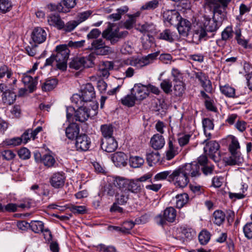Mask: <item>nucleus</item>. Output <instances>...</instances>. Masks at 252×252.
I'll list each match as a JSON object with an SVG mask.
<instances>
[{
    "mask_svg": "<svg viewBox=\"0 0 252 252\" xmlns=\"http://www.w3.org/2000/svg\"><path fill=\"white\" fill-rule=\"evenodd\" d=\"M228 138L230 140L229 145V150L231 155H235L240 154L238 151L240 149V145L238 139L233 135H229Z\"/></svg>",
    "mask_w": 252,
    "mask_h": 252,
    "instance_id": "33",
    "label": "nucleus"
},
{
    "mask_svg": "<svg viewBox=\"0 0 252 252\" xmlns=\"http://www.w3.org/2000/svg\"><path fill=\"white\" fill-rule=\"evenodd\" d=\"M114 128V126L110 124L102 125L100 127V130L104 138L113 137Z\"/></svg>",
    "mask_w": 252,
    "mask_h": 252,
    "instance_id": "37",
    "label": "nucleus"
},
{
    "mask_svg": "<svg viewBox=\"0 0 252 252\" xmlns=\"http://www.w3.org/2000/svg\"><path fill=\"white\" fill-rule=\"evenodd\" d=\"M65 177L61 173L57 172L54 173L50 179V183L51 186L55 189L62 188L64 184Z\"/></svg>",
    "mask_w": 252,
    "mask_h": 252,
    "instance_id": "22",
    "label": "nucleus"
},
{
    "mask_svg": "<svg viewBox=\"0 0 252 252\" xmlns=\"http://www.w3.org/2000/svg\"><path fill=\"white\" fill-rule=\"evenodd\" d=\"M12 90L4 92L1 95L2 101L4 105H11L15 101L16 95Z\"/></svg>",
    "mask_w": 252,
    "mask_h": 252,
    "instance_id": "34",
    "label": "nucleus"
},
{
    "mask_svg": "<svg viewBox=\"0 0 252 252\" xmlns=\"http://www.w3.org/2000/svg\"><path fill=\"white\" fill-rule=\"evenodd\" d=\"M234 33V32L231 27H226L221 32V39L217 40V44L219 46H223V41H226L232 39Z\"/></svg>",
    "mask_w": 252,
    "mask_h": 252,
    "instance_id": "27",
    "label": "nucleus"
},
{
    "mask_svg": "<svg viewBox=\"0 0 252 252\" xmlns=\"http://www.w3.org/2000/svg\"><path fill=\"white\" fill-rule=\"evenodd\" d=\"M98 104L92 102L88 105V103H84L75 111L74 108L71 106L66 107V118L68 121L71 120L74 115V118L76 121L81 123L87 121L89 118L93 117L97 113Z\"/></svg>",
    "mask_w": 252,
    "mask_h": 252,
    "instance_id": "1",
    "label": "nucleus"
},
{
    "mask_svg": "<svg viewBox=\"0 0 252 252\" xmlns=\"http://www.w3.org/2000/svg\"><path fill=\"white\" fill-rule=\"evenodd\" d=\"M242 158L240 154L235 155H231V156L227 160L228 165H234L239 164L242 162Z\"/></svg>",
    "mask_w": 252,
    "mask_h": 252,
    "instance_id": "52",
    "label": "nucleus"
},
{
    "mask_svg": "<svg viewBox=\"0 0 252 252\" xmlns=\"http://www.w3.org/2000/svg\"><path fill=\"white\" fill-rule=\"evenodd\" d=\"M178 22L177 29L179 34L183 36L187 37L191 29L190 22L182 18Z\"/></svg>",
    "mask_w": 252,
    "mask_h": 252,
    "instance_id": "23",
    "label": "nucleus"
},
{
    "mask_svg": "<svg viewBox=\"0 0 252 252\" xmlns=\"http://www.w3.org/2000/svg\"><path fill=\"white\" fill-rule=\"evenodd\" d=\"M144 160L143 158L138 157H131L129 159V163L133 168H138L143 164Z\"/></svg>",
    "mask_w": 252,
    "mask_h": 252,
    "instance_id": "45",
    "label": "nucleus"
},
{
    "mask_svg": "<svg viewBox=\"0 0 252 252\" xmlns=\"http://www.w3.org/2000/svg\"><path fill=\"white\" fill-rule=\"evenodd\" d=\"M102 36L110 41L111 44H115L118 42V29L113 30L111 26H109L103 31Z\"/></svg>",
    "mask_w": 252,
    "mask_h": 252,
    "instance_id": "20",
    "label": "nucleus"
},
{
    "mask_svg": "<svg viewBox=\"0 0 252 252\" xmlns=\"http://www.w3.org/2000/svg\"><path fill=\"white\" fill-rule=\"evenodd\" d=\"M76 1V0H63L57 5L56 9L59 12H68L75 6Z\"/></svg>",
    "mask_w": 252,
    "mask_h": 252,
    "instance_id": "26",
    "label": "nucleus"
},
{
    "mask_svg": "<svg viewBox=\"0 0 252 252\" xmlns=\"http://www.w3.org/2000/svg\"><path fill=\"white\" fill-rule=\"evenodd\" d=\"M171 173V171L169 170L160 172L155 176L154 180L155 181L163 180L168 178V181L169 182V176Z\"/></svg>",
    "mask_w": 252,
    "mask_h": 252,
    "instance_id": "57",
    "label": "nucleus"
},
{
    "mask_svg": "<svg viewBox=\"0 0 252 252\" xmlns=\"http://www.w3.org/2000/svg\"><path fill=\"white\" fill-rule=\"evenodd\" d=\"M91 145V139L86 134H81L76 137L75 146L78 150L86 151L89 150Z\"/></svg>",
    "mask_w": 252,
    "mask_h": 252,
    "instance_id": "14",
    "label": "nucleus"
},
{
    "mask_svg": "<svg viewBox=\"0 0 252 252\" xmlns=\"http://www.w3.org/2000/svg\"><path fill=\"white\" fill-rule=\"evenodd\" d=\"M56 162L55 158L50 154L42 156V163L48 167H53Z\"/></svg>",
    "mask_w": 252,
    "mask_h": 252,
    "instance_id": "43",
    "label": "nucleus"
},
{
    "mask_svg": "<svg viewBox=\"0 0 252 252\" xmlns=\"http://www.w3.org/2000/svg\"><path fill=\"white\" fill-rule=\"evenodd\" d=\"M191 135L189 134H179L178 135V141L179 145L183 147L189 143Z\"/></svg>",
    "mask_w": 252,
    "mask_h": 252,
    "instance_id": "54",
    "label": "nucleus"
},
{
    "mask_svg": "<svg viewBox=\"0 0 252 252\" xmlns=\"http://www.w3.org/2000/svg\"><path fill=\"white\" fill-rule=\"evenodd\" d=\"M112 160L116 166H125L127 160L126 155L123 152H117L112 157Z\"/></svg>",
    "mask_w": 252,
    "mask_h": 252,
    "instance_id": "32",
    "label": "nucleus"
},
{
    "mask_svg": "<svg viewBox=\"0 0 252 252\" xmlns=\"http://www.w3.org/2000/svg\"><path fill=\"white\" fill-rule=\"evenodd\" d=\"M133 51V47L131 42H127L124 44L121 51L124 54H131Z\"/></svg>",
    "mask_w": 252,
    "mask_h": 252,
    "instance_id": "60",
    "label": "nucleus"
},
{
    "mask_svg": "<svg viewBox=\"0 0 252 252\" xmlns=\"http://www.w3.org/2000/svg\"><path fill=\"white\" fill-rule=\"evenodd\" d=\"M158 54L157 52L150 54L142 58H133L124 61V64L141 68L153 63Z\"/></svg>",
    "mask_w": 252,
    "mask_h": 252,
    "instance_id": "8",
    "label": "nucleus"
},
{
    "mask_svg": "<svg viewBox=\"0 0 252 252\" xmlns=\"http://www.w3.org/2000/svg\"><path fill=\"white\" fill-rule=\"evenodd\" d=\"M202 125L205 135H207V130H212L214 128L213 121L208 118H205L203 120Z\"/></svg>",
    "mask_w": 252,
    "mask_h": 252,
    "instance_id": "58",
    "label": "nucleus"
},
{
    "mask_svg": "<svg viewBox=\"0 0 252 252\" xmlns=\"http://www.w3.org/2000/svg\"><path fill=\"white\" fill-rule=\"evenodd\" d=\"M58 81L55 78H48L45 81L41 86L42 90L45 92L50 91L55 88Z\"/></svg>",
    "mask_w": 252,
    "mask_h": 252,
    "instance_id": "38",
    "label": "nucleus"
},
{
    "mask_svg": "<svg viewBox=\"0 0 252 252\" xmlns=\"http://www.w3.org/2000/svg\"><path fill=\"white\" fill-rule=\"evenodd\" d=\"M30 226L32 230L35 233H39L44 231L49 233L51 235L50 232L47 229H44V223L39 220H32L30 222Z\"/></svg>",
    "mask_w": 252,
    "mask_h": 252,
    "instance_id": "35",
    "label": "nucleus"
},
{
    "mask_svg": "<svg viewBox=\"0 0 252 252\" xmlns=\"http://www.w3.org/2000/svg\"><path fill=\"white\" fill-rule=\"evenodd\" d=\"M95 58L94 54H90L86 57L74 58L70 62L69 67L76 70H81L85 67H92L94 64V60Z\"/></svg>",
    "mask_w": 252,
    "mask_h": 252,
    "instance_id": "7",
    "label": "nucleus"
},
{
    "mask_svg": "<svg viewBox=\"0 0 252 252\" xmlns=\"http://www.w3.org/2000/svg\"><path fill=\"white\" fill-rule=\"evenodd\" d=\"M5 76H6V80H8V84H11L9 81H11L12 84H16L17 79L14 76L13 72L12 69L5 65L0 67V79L3 78Z\"/></svg>",
    "mask_w": 252,
    "mask_h": 252,
    "instance_id": "21",
    "label": "nucleus"
},
{
    "mask_svg": "<svg viewBox=\"0 0 252 252\" xmlns=\"http://www.w3.org/2000/svg\"><path fill=\"white\" fill-rule=\"evenodd\" d=\"M118 147V143L114 137L101 139V148L108 153L114 152Z\"/></svg>",
    "mask_w": 252,
    "mask_h": 252,
    "instance_id": "18",
    "label": "nucleus"
},
{
    "mask_svg": "<svg viewBox=\"0 0 252 252\" xmlns=\"http://www.w3.org/2000/svg\"><path fill=\"white\" fill-rule=\"evenodd\" d=\"M132 94L137 100H142L149 96L147 86L141 84H136L131 90Z\"/></svg>",
    "mask_w": 252,
    "mask_h": 252,
    "instance_id": "13",
    "label": "nucleus"
},
{
    "mask_svg": "<svg viewBox=\"0 0 252 252\" xmlns=\"http://www.w3.org/2000/svg\"><path fill=\"white\" fill-rule=\"evenodd\" d=\"M234 34L235 35V39L237 40L238 44L246 48L247 46L248 41L243 37L240 29H236L234 31Z\"/></svg>",
    "mask_w": 252,
    "mask_h": 252,
    "instance_id": "46",
    "label": "nucleus"
},
{
    "mask_svg": "<svg viewBox=\"0 0 252 252\" xmlns=\"http://www.w3.org/2000/svg\"><path fill=\"white\" fill-rule=\"evenodd\" d=\"M56 51V55H52L50 58H47L44 66L53 65L55 63L56 66L58 69L64 70L67 67V61L70 51L66 45L57 46Z\"/></svg>",
    "mask_w": 252,
    "mask_h": 252,
    "instance_id": "2",
    "label": "nucleus"
},
{
    "mask_svg": "<svg viewBox=\"0 0 252 252\" xmlns=\"http://www.w3.org/2000/svg\"><path fill=\"white\" fill-rule=\"evenodd\" d=\"M220 26V23L216 20L205 15L204 16L203 26L196 30L195 32L199 38H202L207 36V32H216Z\"/></svg>",
    "mask_w": 252,
    "mask_h": 252,
    "instance_id": "3",
    "label": "nucleus"
},
{
    "mask_svg": "<svg viewBox=\"0 0 252 252\" xmlns=\"http://www.w3.org/2000/svg\"><path fill=\"white\" fill-rule=\"evenodd\" d=\"M158 5L157 0H153L146 2L141 7L142 10H153L156 8Z\"/></svg>",
    "mask_w": 252,
    "mask_h": 252,
    "instance_id": "59",
    "label": "nucleus"
},
{
    "mask_svg": "<svg viewBox=\"0 0 252 252\" xmlns=\"http://www.w3.org/2000/svg\"><path fill=\"white\" fill-rule=\"evenodd\" d=\"M175 140L173 138H169L168 145V150L166 151V158L168 160L172 159L178 154V148L174 144Z\"/></svg>",
    "mask_w": 252,
    "mask_h": 252,
    "instance_id": "31",
    "label": "nucleus"
},
{
    "mask_svg": "<svg viewBox=\"0 0 252 252\" xmlns=\"http://www.w3.org/2000/svg\"><path fill=\"white\" fill-rule=\"evenodd\" d=\"M195 77L200 81L202 87L208 93H212L213 90L211 82L208 77L201 71L195 73Z\"/></svg>",
    "mask_w": 252,
    "mask_h": 252,
    "instance_id": "19",
    "label": "nucleus"
},
{
    "mask_svg": "<svg viewBox=\"0 0 252 252\" xmlns=\"http://www.w3.org/2000/svg\"><path fill=\"white\" fill-rule=\"evenodd\" d=\"M159 39L172 42L174 41L173 33L170 30L166 29L159 34Z\"/></svg>",
    "mask_w": 252,
    "mask_h": 252,
    "instance_id": "47",
    "label": "nucleus"
},
{
    "mask_svg": "<svg viewBox=\"0 0 252 252\" xmlns=\"http://www.w3.org/2000/svg\"><path fill=\"white\" fill-rule=\"evenodd\" d=\"M225 215L224 213L220 210L215 211L213 213V218L212 219L214 223L217 225H220L224 221Z\"/></svg>",
    "mask_w": 252,
    "mask_h": 252,
    "instance_id": "39",
    "label": "nucleus"
},
{
    "mask_svg": "<svg viewBox=\"0 0 252 252\" xmlns=\"http://www.w3.org/2000/svg\"><path fill=\"white\" fill-rule=\"evenodd\" d=\"M114 185L125 187L128 190L134 193H137L141 191L142 187L140 183L135 179L127 180L120 177H116L114 180Z\"/></svg>",
    "mask_w": 252,
    "mask_h": 252,
    "instance_id": "6",
    "label": "nucleus"
},
{
    "mask_svg": "<svg viewBox=\"0 0 252 252\" xmlns=\"http://www.w3.org/2000/svg\"><path fill=\"white\" fill-rule=\"evenodd\" d=\"M221 93L228 97H234L235 95V89L228 85L220 86Z\"/></svg>",
    "mask_w": 252,
    "mask_h": 252,
    "instance_id": "40",
    "label": "nucleus"
},
{
    "mask_svg": "<svg viewBox=\"0 0 252 252\" xmlns=\"http://www.w3.org/2000/svg\"><path fill=\"white\" fill-rule=\"evenodd\" d=\"M163 17L164 19L171 25L176 24L181 19L180 14L175 10L164 11Z\"/></svg>",
    "mask_w": 252,
    "mask_h": 252,
    "instance_id": "25",
    "label": "nucleus"
},
{
    "mask_svg": "<svg viewBox=\"0 0 252 252\" xmlns=\"http://www.w3.org/2000/svg\"><path fill=\"white\" fill-rule=\"evenodd\" d=\"M234 126L239 132H243L246 129L247 124L243 120L238 119Z\"/></svg>",
    "mask_w": 252,
    "mask_h": 252,
    "instance_id": "63",
    "label": "nucleus"
},
{
    "mask_svg": "<svg viewBox=\"0 0 252 252\" xmlns=\"http://www.w3.org/2000/svg\"><path fill=\"white\" fill-rule=\"evenodd\" d=\"M160 159V155L158 152H151L147 154V160L150 163H156Z\"/></svg>",
    "mask_w": 252,
    "mask_h": 252,
    "instance_id": "55",
    "label": "nucleus"
},
{
    "mask_svg": "<svg viewBox=\"0 0 252 252\" xmlns=\"http://www.w3.org/2000/svg\"><path fill=\"white\" fill-rule=\"evenodd\" d=\"M79 126L75 123L69 125L65 129L66 136L69 139H74V138L76 139V137L79 136Z\"/></svg>",
    "mask_w": 252,
    "mask_h": 252,
    "instance_id": "28",
    "label": "nucleus"
},
{
    "mask_svg": "<svg viewBox=\"0 0 252 252\" xmlns=\"http://www.w3.org/2000/svg\"><path fill=\"white\" fill-rule=\"evenodd\" d=\"M101 32L98 29H94L92 30L87 35V38L88 40L90 39H97L100 36Z\"/></svg>",
    "mask_w": 252,
    "mask_h": 252,
    "instance_id": "61",
    "label": "nucleus"
},
{
    "mask_svg": "<svg viewBox=\"0 0 252 252\" xmlns=\"http://www.w3.org/2000/svg\"><path fill=\"white\" fill-rule=\"evenodd\" d=\"M118 188L115 195V202L119 205H124L126 204L129 197V192L125 187L120 186H115Z\"/></svg>",
    "mask_w": 252,
    "mask_h": 252,
    "instance_id": "11",
    "label": "nucleus"
},
{
    "mask_svg": "<svg viewBox=\"0 0 252 252\" xmlns=\"http://www.w3.org/2000/svg\"><path fill=\"white\" fill-rule=\"evenodd\" d=\"M47 34L46 31L43 28L38 27L33 30L31 38L35 44H41L46 40Z\"/></svg>",
    "mask_w": 252,
    "mask_h": 252,
    "instance_id": "15",
    "label": "nucleus"
},
{
    "mask_svg": "<svg viewBox=\"0 0 252 252\" xmlns=\"http://www.w3.org/2000/svg\"><path fill=\"white\" fill-rule=\"evenodd\" d=\"M12 7L11 2L9 0H0V11L3 13L9 11Z\"/></svg>",
    "mask_w": 252,
    "mask_h": 252,
    "instance_id": "50",
    "label": "nucleus"
},
{
    "mask_svg": "<svg viewBox=\"0 0 252 252\" xmlns=\"http://www.w3.org/2000/svg\"><path fill=\"white\" fill-rule=\"evenodd\" d=\"M82 99L84 100V103L88 105L93 102L92 99L95 97V94L94 88L90 83L87 84L84 88L82 89L80 93Z\"/></svg>",
    "mask_w": 252,
    "mask_h": 252,
    "instance_id": "10",
    "label": "nucleus"
},
{
    "mask_svg": "<svg viewBox=\"0 0 252 252\" xmlns=\"http://www.w3.org/2000/svg\"><path fill=\"white\" fill-rule=\"evenodd\" d=\"M49 24L53 26L58 30H62L64 27V22L58 14H51L47 17Z\"/></svg>",
    "mask_w": 252,
    "mask_h": 252,
    "instance_id": "30",
    "label": "nucleus"
},
{
    "mask_svg": "<svg viewBox=\"0 0 252 252\" xmlns=\"http://www.w3.org/2000/svg\"><path fill=\"white\" fill-rule=\"evenodd\" d=\"M152 147L155 150L162 149L165 145V140L163 137L159 134L153 135L150 140Z\"/></svg>",
    "mask_w": 252,
    "mask_h": 252,
    "instance_id": "29",
    "label": "nucleus"
},
{
    "mask_svg": "<svg viewBox=\"0 0 252 252\" xmlns=\"http://www.w3.org/2000/svg\"><path fill=\"white\" fill-rule=\"evenodd\" d=\"M156 26L153 23H145L139 27V31L144 33L156 32Z\"/></svg>",
    "mask_w": 252,
    "mask_h": 252,
    "instance_id": "41",
    "label": "nucleus"
},
{
    "mask_svg": "<svg viewBox=\"0 0 252 252\" xmlns=\"http://www.w3.org/2000/svg\"><path fill=\"white\" fill-rule=\"evenodd\" d=\"M205 144V147L204 148V151L205 153L210 156L215 161L218 160L219 159L216 155L220 157V153L218 151L220 148L219 144L215 141H208V139H205L202 143Z\"/></svg>",
    "mask_w": 252,
    "mask_h": 252,
    "instance_id": "9",
    "label": "nucleus"
},
{
    "mask_svg": "<svg viewBox=\"0 0 252 252\" xmlns=\"http://www.w3.org/2000/svg\"><path fill=\"white\" fill-rule=\"evenodd\" d=\"M18 156L22 159H28L30 158V151L26 148H23L18 151Z\"/></svg>",
    "mask_w": 252,
    "mask_h": 252,
    "instance_id": "64",
    "label": "nucleus"
},
{
    "mask_svg": "<svg viewBox=\"0 0 252 252\" xmlns=\"http://www.w3.org/2000/svg\"><path fill=\"white\" fill-rule=\"evenodd\" d=\"M88 49L93 52L91 54L96 55H107L113 53V49L106 45L105 41L102 38L94 39L91 42V45Z\"/></svg>",
    "mask_w": 252,
    "mask_h": 252,
    "instance_id": "5",
    "label": "nucleus"
},
{
    "mask_svg": "<svg viewBox=\"0 0 252 252\" xmlns=\"http://www.w3.org/2000/svg\"><path fill=\"white\" fill-rule=\"evenodd\" d=\"M114 63L112 62L105 61L99 65L98 73L100 76L108 78L110 75V71L113 69Z\"/></svg>",
    "mask_w": 252,
    "mask_h": 252,
    "instance_id": "24",
    "label": "nucleus"
},
{
    "mask_svg": "<svg viewBox=\"0 0 252 252\" xmlns=\"http://www.w3.org/2000/svg\"><path fill=\"white\" fill-rule=\"evenodd\" d=\"M181 167L187 176L189 175L192 177H195L200 175V167L195 162L187 163L184 165L181 166Z\"/></svg>",
    "mask_w": 252,
    "mask_h": 252,
    "instance_id": "17",
    "label": "nucleus"
},
{
    "mask_svg": "<svg viewBox=\"0 0 252 252\" xmlns=\"http://www.w3.org/2000/svg\"><path fill=\"white\" fill-rule=\"evenodd\" d=\"M136 100L137 99L131 93L130 94H127L122 98L121 102L124 105L131 107L134 105Z\"/></svg>",
    "mask_w": 252,
    "mask_h": 252,
    "instance_id": "44",
    "label": "nucleus"
},
{
    "mask_svg": "<svg viewBox=\"0 0 252 252\" xmlns=\"http://www.w3.org/2000/svg\"><path fill=\"white\" fill-rule=\"evenodd\" d=\"M79 24V22H78L76 20L69 21L65 24H64V27L62 30L67 32H71L74 30Z\"/></svg>",
    "mask_w": 252,
    "mask_h": 252,
    "instance_id": "53",
    "label": "nucleus"
},
{
    "mask_svg": "<svg viewBox=\"0 0 252 252\" xmlns=\"http://www.w3.org/2000/svg\"><path fill=\"white\" fill-rule=\"evenodd\" d=\"M243 231L248 239L252 238V222L246 223L243 227Z\"/></svg>",
    "mask_w": 252,
    "mask_h": 252,
    "instance_id": "62",
    "label": "nucleus"
},
{
    "mask_svg": "<svg viewBox=\"0 0 252 252\" xmlns=\"http://www.w3.org/2000/svg\"><path fill=\"white\" fill-rule=\"evenodd\" d=\"M210 234L206 230H202L198 235V239L201 245H206L209 241Z\"/></svg>",
    "mask_w": 252,
    "mask_h": 252,
    "instance_id": "49",
    "label": "nucleus"
},
{
    "mask_svg": "<svg viewBox=\"0 0 252 252\" xmlns=\"http://www.w3.org/2000/svg\"><path fill=\"white\" fill-rule=\"evenodd\" d=\"M172 83L169 79H164L160 83L161 88L165 94H169L171 92Z\"/></svg>",
    "mask_w": 252,
    "mask_h": 252,
    "instance_id": "56",
    "label": "nucleus"
},
{
    "mask_svg": "<svg viewBox=\"0 0 252 252\" xmlns=\"http://www.w3.org/2000/svg\"><path fill=\"white\" fill-rule=\"evenodd\" d=\"M181 166L172 171L169 176V182L178 188L186 187L189 183V179Z\"/></svg>",
    "mask_w": 252,
    "mask_h": 252,
    "instance_id": "4",
    "label": "nucleus"
},
{
    "mask_svg": "<svg viewBox=\"0 0 252 252\" xmlns=\"http://www.w3.org/2000/svg\"><path fill=\"white\" fill-rule=\"evenodd\" d=\"M171 238L177 241L179 243L183 244L184 243V234L181 227L173 230Z\"/></svg>",
    "mask_w": 252,
    "mask_h": 252,
    "instance_id": "42",
    "label": "nucleus"
},
{
    "mask_svg": "<svg viewBox=\"0 0 252 252\" xmlns=\"http://www.w3.org/2000/svg\"><path fill=\"white\" fill-rule=\"evenodd\" d=\"M174 86V91L175 95L181 96L185 92V86L182 81L175 82Z\"/></svg>",
    "mask_w": 252,
    "mask_h": 252,
    "instance_id": "51",
    "label": "nucleus"
},
{
    "mask_svg": "<svg viewBox=\"0 0 252 252\" xmlns=\"http://www.w3.org/2000/svg\"><path fill=\"white\" fill-rule=\"evenodd\" d=\"M176 217V210L172 207H168L164 211L163 218L161 216H158V219L159 220L158 224L162 225L165 223L166 220L173 222L175 220Z\"/></svg>",
    "mask_w": 252,
    "mask_h": 252,
    "instance_id": "12",
    "label": "nucleus"
},
{
    "mask_svg": "<svg viewBox=\"0 0 252 252\" xmlns=\"http://www.w3.org/2000/svg\"><path fill=\"white\" fill-rule=\"evenodd\" d=\"M189 197L187 193H184L177 194L174 198L173 199V201L176 202V207L178 208H181L183 207L189 201Z\"/></svg>",
    "mask_w": 252,
    "mask_h": 252,
    "instance_id": "36",
    "label": "nucleus"
},
{
    "mask_svg": "<svg viewBox=\"0 0 252 252\" xmlns=\"http://www.w3.org/2000/svg\"><path fill=\"white\" fill-rule=\"evenodd\" d=\"M114 186L115 185H114ZM115 187V186L110 184L106 185L104 187L103 194L108 196L113 197L116 193L117 189H116Z\"/></svg>",
    "mask_w": 252,
    "mask_h": 252,
    "instance_id": "48",
    "label": "nucleus"
},
{
    "mask_svg": "<svg viewBox=\"0 0 252 252\" xmlns=\"http://www.w3.org/2000/svg\"><path fill=\"white\" fill-rule=\"evenodd\" d=\"M31 73L27 71L22 76V80L24 85L27 86L30 93L33 92L36 88L37 84V76L34 78L31 76Z\"/></svg>",
    "mask_w": 252,
    "mask_h": 252,
    "instance_id": "16",
    "label": "nucleus"
}]
</instances>
